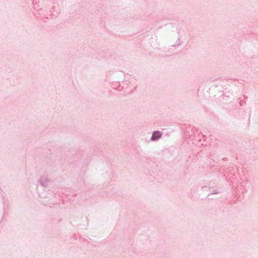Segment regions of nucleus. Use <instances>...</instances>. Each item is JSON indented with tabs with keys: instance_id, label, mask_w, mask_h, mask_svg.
Listing matches in <instances>:
<instances>
[{
	"instance_id": "1",
	"label": "nucleus",
	"mask_w": 258,
	"mask_h": 258,
	"mask_svg": "<svg viewBox=\"0 0 258 258\" xmlns=\"http://www.w3.org/2000/svg\"><path fill=\"white\" fill-rule=\"evenodd\" d=\"M161 134L160 133V132H154L153 134L152 139L153 140L157 139L161 137Z\"/></svg>"
}]
</instances>
